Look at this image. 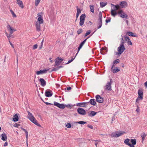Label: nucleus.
Returning <instances> with one entry per match:
<instances>
[{"label":"nucleus","instance_id":"f257e3e1","mask_svg":"<svg viewBox=\"0 0 147 147\" xmlns=\"http://www.w3.org/2000/svg\"><path fill=\"white\" fill-rule=\"evenodd\" d=\"M125 49L124 45L120 44L117 48L118 52H117L116 53V55L120 56L125 50Z\"/></svg>","mask_w":147,"mask_h":147},{"label":"nucleus","instance_id":"f03ea898","mask_svg":"<svg viewBox=\"0 0 147 147\" xmlns=\"http://www.w3.org/2000/svg\"><path fill=\"white\" fill-rule=\"evenodd\" d=\"M99 19H98V29L100 28L102 26V13L101 11H100L99 13Z\"/></svg>","mask_w":147,"mask_h":147},{"label":"nucleus","instance_id":"7ed1b4c3","mask_svg":"<svg viewBox=\"0 0 147 147\" xmlns=\"http://www.w3.org/2000/svg\"><path fill=\"white\" fill-rule=\"evenodd\" d=\"M138 97L136 100V102H138V100L140 99L142 100L143 98V92L142 89H140L138 91Z\"/></svg>","mask_w":147,"mask_h":147},{"label":"nucleus","instance_id":"20e7f679","mask_svg":"<svg viewBox=\"0 0 147 147\" xmlns=\"http://www.w3.org/2000/svg\"><path fill=\"white\" fill-rule=\"evenodd\" d=\"M118 14L120 16L123 18H127L128 16L122 10H121L118 12Z\"/></svg>","mask_w":147,"mask_h":147},{"label":"nucleus","instance_id":"39448f33","mask_svg":"<svg viewBox=\"0 0 147 147\" xmlns=\"http://www.w3.org/2000/svg\"><path fill=\"white\" fill-rule=\"evenodd\" d=\"M112 82V79L110 80L109 82H108L106 86H105V90H107L108 91H111L112 90L111 86Z\"/></svg>","mask_w":147,"mask_h":147},{"label":"nucleus","instance_id":"423d86ee","mask_svg":"<svg viewBox=\"0 0 147 147\" xmlns=\"http://www.w3.org/2000/svg\"><path fill=\"white\" fill-rule=\"evenodd\" d=\"M86 17V15L85 14H82L80 16L79 23L80 26H82L83 24L85 21Z\"/></svg>","mask_w":147,"mask_h":147},{"label":"nucleus","instance_id":"0eeeda50","mask_svg":"<svg viewBox=\"0 0 147 147\" xmlns=\"http://www.w3.org/2000/svg\"><path fill=\"white\" fill-rule=\"evenodd\" d=\"M78 113L80 115H84L86 114V112L83 109L79 107L77 109Z\"/></svg>","mask_w":147,"mask_h":147},{"label":"nucleus","instance_id":"6e6552de","mask_svg":"<svg viewBox=\"0 0 147 147\" xmlns=\"http://www.w3.org/2000/svg\"><path fill=\"white\" fill-rule=\"evenodd\" d=\"M96 101L98 102L102 103L103 102V98L100 96L99 95H97L96 96Z\"/></svg>","mask_w":147,"mask_h":147},{"label":"nucleus","instance_id":"1a4fd4ad","mask_svg":"<svg viewBox=\"0 0 147 147\" xmlns=\"http://www.w3.org/2000/svg\"><path fill=\"white\" fill-rule=\"evenodd\" d=\"M45 94L47 97H51L53 95V93L51 90H46Z\"/></svg>","mask_w":147,"mask_h":147},{"label":"nucleus","instance_id":"9d476101","mask_svg":"<svg viewBox=\"0 0 147 147\" xmlns=\"http://www.w3.org/2000/svg\"><path fill=\"white\" fill-rule=\"evenodd\" d=\"M88 104V102H80L77 104L76 105L77 106L81 107H86L87 105Z\"/></svg>","mask_w":147,"mask_h":147},{"label":"nucleus","instance_id":"9b49d317","mask_svg":"<svg viewBox=\"0 0 147 147\" xmlns=\"http://www.w3.org/2000/svg\"><path fill=\"white\" fill-rule=\"evenodd\" d=\"M49 70V69H44L43 70L41 69L39 71H37L36 72V74L37 75H39L40 74H42L44 73H47V71Z\"/></svg>","mask_w":147,"mask_h":147},{"label":"nucleus","instance_id":"f8f14e48","mask_svg":"<svg viewBox=\"0 0 147 147\" xmlns=\"http://www.w3.org/2000/svg\"><path fill=\"white\" fill-rule=\"evenodd\" d=\"M30 120L36 125L40 127H41V125L37 122V120L34 117L32 119H30Z\"/></svg>","mask_w":147,"mask_h":147},{"label":"nucleus","instance_id":"ddd939ff","mask_svg":"<svg viewBox=\"0 0 147 147\" xmlns=\"http://www.w3.org/2000/svg\"><path fill=\"white\" fill-rule=\"evenodd\" d=\"M124 38L125 40L127 41L128 45H132V43L129 37L128 36L126 35L125 36H124Z\"/></svg>","mask_w":147,"mask_h":147},{"label":"nucleus","instance_id":"4468645a","mask_svg":"<svg viewBox=\"0 0 147 147\" xmlns=\"http://www.w3.org/2000/svg\"><path fill=\"white\" fill-rule=\"evenodd\" d=\"M38 20L39 22L38 23L40 24H42L43 23V20L42 16L39 13L38 14Z\"/></svg>","mask_w":147,"mask_h":147},{"label":"nucleus","instance_id":"2eb2a0df","mask_svg":"<svg viewBox=\"0 0 147 147\" xmlns=\"http://www.w3.org/2000/svg\"><path fill=\"white\" fill-rule=\"evenodd\" d=\"M120 5L121 7L122 8H125L127 6V3L125 1H123L120 2Z\"/></svg>","mask_w":147,"mask_h":147},{"label":"nucleus","instance_id":"dca6fc26","mask_svg":"<svg viewBox=\"0 0 147 147\" xmlns=\"http://www.w3.org/2000/svg\"><path fill=\"white\" fill-rule=\"evenodd\" d=\"M39 82H40L41 85L42 86L46 85V82L45 81L43 78H40L39 79Z\"/></svg>","mask_w":147,"mask_h":147},{"label":"nucleus","instance_id":"f3484780","mask_svg":"<svg viewBox=\"0 0 147 147\" xmlns=\"http://www.w3.org/2000/svg\"><path fill=\"white\" fill-rule=\"evenodd\" d=\"M88 102V104L90 103L91 105L93 106H95L96 104L95 99H90V101L88 102Z\"/></svg>","mask_w":147,"mask_h":147},{"label":"nucleus","instance_id":"a211bd4d","mask_svg":"<svg viewBox=\"0 0 147 147\" xmlns=\"http://www.w3.org/2000/svg\"><path fill=\"white\" fill-rule=\"evenodd\" d=\"M111 5L113 6V10H115V11L118 10L120 8V6L119 5H115L111 3Z\"/></svg>","mask_w":147,"mask_h":147},{"label":"nucleus","instance_id":"6ab92c4d","mask_svg":"<svg viewBox=\"0 0 147 147\" xmlns=\"http://www.w3.org/2000/svg\"><path fill=\"white\" fill-rule=\"evenodd\" d=\"M19 115V114H18ZM19 117L18 116V114H16L13 117V121L14 122H16L18 120Z\"/></svg>","mask_w":147,"mask_h":147},{"label":"nucleus","instance_id":"aec40b11","mask_svg":"<svg viewBox=\"0 0 147 147\" xmlns=\"http://www.w3.org/2000/svg\"><path fill=\"white\" fill-rule=\"evenodd\" d=\"M7 136L6 134L3 133L1 135V140L3 141H5L7 140Z\"/></svg>","mask_w":147,"mask_h":147},{"label":"nucleus","instance_id":"412c9836","mask_svg":"<svg viewBox=\"0 0 147 147\" xmlns=\"http://www.w3.org/2000/svg\"><path fill=\"white\" fill-rule=\"evenodd\" d=\"M27 113H28V118L30 120V119H32L34 117V116L32 115V113H30L29 111H27Z\"/></svg>","mask_w":147,"mask_h":147},{"label":"nucleus","instance_id":"4be33fe9","mask_svg":"<svg viewBox=\"0 0 147 147\" xmlns=\"http://www.w3.org/2000/svg\"><path fill=\"white\" fill-rule=\"evenodd\" d=\"M40 24L38 23V22H36L35 25L36 26V30L38 31H39L40 30V24Z\"/></svg>","mask_w":147,"mask_h":147},{"label":"nucleus","instance_id":"5701e85b","mask_svg":"<svg viewBox=\"0 0 147 147\" xmlns=\"http://www.w3.org/2000/svg\"><path fill=\"white\" fill-rule=\"evenodd\" d=\"M125 133V131H120L118 133H116L115 135L116 136V137H117Z\"/></svg>","mask_w":147,"mask_h":147},{"label":"nucleus","instance_id":"b1692460","mask_svg":"<svg viewBox=\"0 0 147 147\" xmlns=\"http://www.w3.org/2000/svg\"><path fill=\"white\" fill-rule=\"evenodd\" d=\"M120 71V69H119L117 67L114 68L113 70H111V71L114 73H116Z\"/></svg>","mask_w":147,"mask_h":147},{"label":"nucleus","instance_id":"393cba45","mask_svg":"<svg viewBox=\"0 0 147 147\" xmlns=\"http://www.w3.org/2000/svg\"><path fill=\"white\" fill-rule=\"evenodd\" d=\"M111 13L112 16L115 17L117 14H118V12L117 13L116 11H115V10H113L112 9L111 11Z\"/></svg>","mask_w":147,"mask_h":147},{"label":"nucleus","instance_id":"a878e982","mask_svg":"<svg viewBox=\"0 0 147 147\" xmlns=\"http://www.w3.org/2000/svg\"><path fill=\"white\" fill-rule=\"evenodd\" d=\"M55 64L54 66H58L61 63L59 60H58L57 58H56L55 60Z\"/></svg>","mask_w":147,"mask_h":147},{"label":"nucleus","instance_id":"bb28decb","mask_svg":"<svg viewBox=\"0 0 147 147\" xmlns=\"http://www.w3.org/2000/svg\"><path fill=\"white\" fill-rule=\"evenodd\" d=\"M97 113V112L94 111H91L90 113L88 115L89 116L92 117L94 116Z\"/></svg>","mask_w":147,"mask_h":147},{"label":"nucleus","instance_id":"cd10ccee","mask_svg":"<svg viewBox=\"0 0 147 147\" xmlns=\"http://www.w3.org/2000/svg\"><path fill=\"white\" fill-rule=\"evenodd\" d=\"M134 34L133 33L130 32H128L126 33L127 35L129 36H132V37L136 36V35H134Z\"/></svg>","mask_w":147,"mask_h":147},{"label":"nucleus","instance_id":"c85d7f7f","mask_svg":"<svg viewBox=\"0 0 147 147\" xmlns=\"http://www.w3.org/2000/svg\"><path fill=\"white\" fill-rule=\"evenodd\" d=\"M66 105H64L63 104H61L59 103L58 107L59 108L63 109H64L65 108Z\"/></svg>","mask_w":147,"mask_h":147},{"label":"nucleus","instance_id":"c756f323","mask_svg":"<svg viewBox=\"0 0 147 147\" xmlns=\"http://www.w3.org/2000/svg\"><path fill=\"white\" fill-rule=\"evenodd\" d=\"M7 28L9 30H12L13 32L16 30V29H13L9 25L7 26Z\"/></svg>","mask_w":147,"mask_h":147},{"label":"nucleus","instance_id":"7c9ffc66","mask_svg":"<svg viewBox=\"0 0 147 147\" xmlns=\"http://www.w3.org/2000/svg\"><path fill=\"white\" fill-rule=\"evenodd\" d=\"M17 3L20 7H21L22 8H24V5H23V2L22 1H20L17 2Z\"/></svg>","mask_w":147,"mask_h":147},{"label":"nucleus","instance_id":"2f4dec72","mask_svg":"<svg viewBox=\"0 0 147 147\" xmlns=\"http://www.w3.org/2000/svg\"><path fill=\"white\" fill-rule=\"evenodd\" d=\"M100 7H103L107 4V3H105L103 2H101L100 3Z\"/></svg>","mask_w":147,"mask_h":147},{"label":"nucleus","instance_id":"473e14b6","mask_svg":"<svg viewBox=\"0 0 147 147\" xmlns=\"http://www.w3.org/2000/svg\"><path fill=\"white\" fill-rule=\"evenodd\" d=\"M129 139L128 138H127L125 140L124 142L125 144L129 146V144H130L129 143Z\"/></svg>","mask_w":147,"mask_h":147},{"label":"nucleus","instance_id":"72a5a7b5","mask_svg":"<svg viewBox=\"0 0 147 147\" xmlns=\"http://www.w3.org/2000/svg\"><path fill=\"white\" fill-rule=\"evenodd\" d=\"M131 142L132 143L131 144L136 145V139H131Z\"/></svg>","mask_w":147,"mask_h":147},{"label":"nucleus","instance_id":"f704fd0d","mask_svg":"<svg viewBox=\"0 0 147 147\" xmlns=\"http://www.w3.org/2000/svg\"><path fill=\"white\" fill-rule=\"evenodd\" d=\"M90 11L92 12V13H94V6L93 5H90Z\"/></svg>","mask_w":147,"mask_h":147},{"label":"nucleus","instance_id":"c9c22d12","mask_svg":"<svg viewBox=\"0 0 147 147\" xmlns=\"http://www.w3.org/2000/svg\"><path fill=\"white\" fill-rule=\"evenodd\" d=\"M146 135L143 132L141 134V136L142 138L143 141L144 140V139L145 137L146 136Z\"/></svg>","mask_w":147,"mask_h":147},{"label":"nucleus","instance_id":"e433bc0d","mask_svg":"<svg viewBox=\"0 0 147 147\" xmlns=\"http://www.w3.org/2000/svg\"><path fill=\"white\" fill-rule=\"evenodd\" d=\"M75 123H79L81 124H84L86 123V122H85L83 121H80L76 122Z\"/></svg>","mask_w":147,"mask_h":147},{"label":"nucleus","instance_id":"4c0bfd02","mask_svg":"<svg viewBox=\"0 0 147 147\" xmlns=\"http://www.w3.org/2000/svg\"><path fill=\"white\" fill-rule=\"evenodd\" d=\"M91 32V30H90L87 31L84 36V37H86L87 36L89 35L90 33Z\"/></svg>","mask_w":147,"mask_h":147},{"label":"nucleus","instance_id":"58836bf2","mask_svg":"<svg viewBox=\"0 0 147 147\" xmlns=\"http://www.w3.org/2000/svg\"><path fill=\"white\" fill-rule=\"evenodd\" d=\"M76 57V56H75L74 58H72L71 59V60H69V61H68V62L66 63H65L64 64H67L69 63H70L72 61L75 59Z\"/></svg>","mask_w":147,"mask_h":147},{"label":"nucleus","instance_id":"ea45409f","mask_svg":"<svg viewBox=\"0 0 147 147\" xmlns=\"http://www.w3.org/2000/svg\"><path fill=\"white\" fill-rule=\"evenodd\" d=\"M120 62V60L119 59H116L113 61V64H116L119 63Z\"/></svg>","mask_w":147,"mask_h":147},{"label":"nucleus","instance_id":"a19ab883","mask_svg":"<svg viewBox=\"0 0 147 147\" xmlns=\"http://www.w3.org/2000/svg\"><path fill=\"white\" fill-rule=\"evenodd\" d=\"M76 8L77 10V13L80 14L81 13V10H80V9L79 8H78V6H77L76 7Z\"/></svg>","mask_w":147,"mask_h":147},{"label":"nucleus","instance_id":"79ce46f5","mask_svg":"<svg viewBox=\"0 0 147 147\" xmlns=\"http://www.w3.org/2000/svg\"><path fill=\"white\" fill-rule=\"evenodd\" d=\"M83 31V30L82 28H80L79 29V30L77 31V33L78 34H80Z\"/></svg>","mask_w":147,"mask_h":147},{"label":"nucleus","instance_id":"37998d69","mask_svg":"<svg viewBox=\"0 0 147 147\" xmlns=\"http://www.w3.org/2000/svg\"><path fill=\"white\" fill-rule=\"evenodd\" d=\"M10 12L12 14L13 16L14 17H16V14L14 13V12L12 10H10Z\"/></svg>","mask_w":147,"mask_h":147},{"label":"nucleus","instance_id":"c03bdc74","mask_svg":"<svg viewBox=\"0 0 147 147\" xmlns=\"http://www.w3.org/2000/svg\"><path fill=\"white\" fill-rule=\"evenodd\" d=\"M58 70H59L58 68V67H55V68H53L52 69L51 71H50V72H51L53 71H57Z\"/></svg>","mask_w":147,"mask_h":147},{"label":"nucleus","instance_id":"a18cd8bd","mask_svg":"<svg viewBox=\"0 0 147 147\" xmlns=\"http://www.w3.org/2000/svg\"><path fill=\"white\" fill-rule=\"evenodd\" d=\"M41 0H36L35 4L36 6H37Z\"/></svg>","mask_w":147,"mask_h":147},{"label":"nucleus","instance_id":"49530a36","mask_svg":"<svg viewBox=\"0 0 147 147\" xmlns=\"http://www.w3.org/2000/svg\"><path fill=\"white\" fill-rule=\"evenodd\" d=\"M108 18V19H106L105 21L106 22V24L107 23H108L110 22L111 21V18L109 17V18Z\"/></svg>","mask_w":147,"mask_h":147},{"label":"nucleus","instance_id":"de8ad7c7","mask_svg":"<svg viewBox=\"0 0 147 147\" xmlns=\"http://www.w3.org/2000/svg\"><path fill=\"white\" fill-rule=\"evenodd\" d=\"M66 126L67 128H69L71 127V125L70 123H68L66 124Z\"/></svg>","mask_w":147,"mask_h":147},{"label":"nucleus","instance_id":"09e8293b","mask_svg":"<svg viewBox=\"0 0 147 147\" xmlns=\"http://www.w3.org/2000/svg\"><path fill=\"white\" fill-rule=\"evenodd\" d=\"M59 103L58 102H54V105L55 106H56L57 107H59Z\"/></svg>","mask_w":147,"mask_h":147},{"label":"nucleus","instance_id":"8fccbe9b","mask_svg":"<svg viewBox=\"0 0 147 147\" xmlns=\"http://www.w3.org/2000/svg\"><path fill=\"white\" fill-rule=\"evenodd\" d=\"M57 59L59 60V61H60V62L61 63V62H62V61H63V59H62V58H61V57H57Z\"/></svg>","mask_w":147,"mask_h":147},{"label":"nucleus","instance_id":"3c124183","mask_svg":"<svg viewBox=\"0 0 147 147\" xmlns=\"http://www.w3.org/2000/svg\"><path fill=\"white\" fill-rule=\"evenodd\" d=\"M121 44H123L124 45L125 43V42L124 41L123 38H121Z\"/></svg>","mask_w":147,"mask_h":147},{"label":"nucleus","instance_id":"603ef678","mask_svg":"<svg viewBox=\"0 0 147 147\" xmlns=\"http://www.w3.org/2000/svg\"><path fill=\"white\" fill-rule=\"evenodd\" d=\"M37 47H38V45L37 44L34 45L33 46V49L34 50V49H37Z\"/></svg>","mask_w":147,"mask_h":147},{"label":"nucleus","instance_id":"864d4df0","mask_svg":"<svg viewBox=\"0 0 147 147\" xmlns=\"http://www.w3.org/2000/svg\"><path fill=\"white\" fill-rule=\"evenodd\" d=\"M20 126V125L19 124L15 123V125L13 126L14 127L17 128H18L19 126Z\"/></svg>","mask_w":147,"mask_h":147},{"label":"nucleus","instance_id":"5fc2aeb1","mask_svg":"<svg viewBox=\"0 0 147 147\" xmlns=\"http://www.w3.org/2000/svg\"><path fill=\"white\" fill-rule=\"evenodd\" d=\"M116 134V133H113L112 134H111V136L113 137H116V135H115Z\"/></svg>","mask_w":147,"mask_h":147},{"label":"nucleus","instance_id":"6e6d98bb","mask_svg":"<svg viewBox=\"0 0 147 147\" xmlns=\"http://www.w3.org/2000/svg\"><path fill=\"white\" fill-rule=\"evenodd\" d=\"M44 102V103H45V104L47 105H53V104L51 103H49L48 102Z\"/></svg>","mask_w":147,"mask_h":147},{"label":"nucleus","instance_id":"4d7b16f0","mask_svg":"<svg viewBox=\"0 0 147 147\" xmlns=\"http://www.w3.org/2000/svg\"><path fill=\"white\" fill-rule=\"evenodd\" d=\"M6 35L8 38L9 39V38H10V37L11 36V35L10 34L8 35V34L7 33H6Z\"/></svg>","mask_w":147,"mask_h":147},{"label":"nucleus","instance_id":"13d9d810","mask_svg":"<svg viewBox=\"0 0 147 147\" xmlns=\"http://www.w3.org/2000/svg\"><path fill=\"white\" fill-rule=\"evenodd\" d=\"M25 133L26 134V138L27 140L28 138V132L27 131H26V132H25Z\"/></svg>","mask_w":147,"mask_h":147},{"label":"nucleus","instance_id":"bf43d9fd","mask_svg":"<svg viewBox=\"0 0 147 147\" xmlns=\"http://www.w3.org/2000/svg\"><path fill=\"white\" fill-rule=\"evenodd\" d=\"M87 126L88 127H89V128H90L91 129H92L93 128V127L91 125H87Z\"/></svg>","mask_w":147,"mask_h":147},{"label":"nucleus","instance_id":"052dcab7","mask_svg":"<svg viewBox=\"0 0 147 147\" xmlns=\"http://www.w3.org/2000/svg\"><path fill=\"white\" fill-rule=\"evenodd\" d=\"M107 49L106 48L102 47L100 49V51H103V50H106Z\"/></svg>","mask_w":147,"mask_h":147},{"label":"nucleus","instance_id":"680f3d73","mask_svg":"<svg viewBox=\"0 0 147 147\" xmlns=\"http://www.w3.org/2000/svg\"><path fill=\"white\" fill-rule=\"evenodd\" d=\"M95 32V31H94V32H93L88 37H87V38H90L94 34V33Z\"/></svg>","mask_w":147,"mask_h":147},{"label":"nucleus","instance_id":"e2e57ef3","mask_svg":"<svg viewBox=\"0 0 147 147\" xmlns=\"http://www.w3.org/2000/svg\"><path fill=\"white\" fill-rule=\"evenodd\" d=\"M115 64H113V65L111 67V70H112L114 68V67L115 66Z\"/></svg>","mask_w":147,"mask_h":147},{"label":"nucleus","instance_id":"0e129e2a","mask_svg":"<svg viewBox=\"0 0 147 147\" xmlns=\"http://www.w3.org/2000/svg\"><path fill=\"white\" fill-rule=\"evenodd\" d=\"M7 145H8L7 142H6L4 144L3 146H7Z\"/></svg>","mask_w":147,"mask_h":147},{"label":"nucleus","instance_id":"69168bd1","mask_svg":"<svg viewBox=\"0 0 147 147\" xmlns=\"http://www.w3.org/2000/svg\"><path fill=\"white\" fill-rule=\"evenodd\" d=\"M71 89V87L70 86H69L67 88V90H69Z\"/></svg>","mask_w":147,"mask_h":147},{"label":"nucleus","instance_id":"338daca9","mask_svg":"<svg viewBox=\"0 0 147 147\" xmlns=\"http://www.w3.org/2000/svg\"><path fill=\"white\" fill-rule=\"evenodd\" d=\"M134 145V144H130L129 146L130 147H135Z\"/></svg>","mask_w":147,"mask_h":147},{"label":"nucleus","instance_id":"774afa93","mask_svg":"<svg viewBox=\"0 0 147 147\" xmlns=\"http://www.w3.org/2000/svg\"><path fill=\"white\" fill-rule=\"evenodd\" d=\"M144 86L147 88V82H145L144 84Z\"/></svg>","mask_w":147,"mask_h":147}]
</instances>
